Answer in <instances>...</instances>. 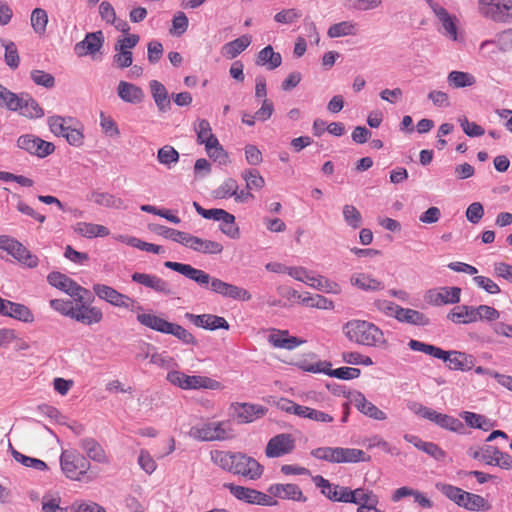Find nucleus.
<instances>
[{
    "label": "nucleus",
    "mask_w": 512,
    "mask_h": 512,
    "mask_svg": "<svg viewBox=\"0 0 512 512\" xmlns=\"http://www.w3.org/2000/svg\"><path fill=\"white\" fill-rule=\"evenodd\" d=\"M164 266L176 271L188 279L196 282L199 286L209 289L212 292L225 298H231L239 301H249L252 296L250 292L239 286L224 282L223 280L212 277L205 271L192 267L189 264L166 261Z\"/></svg>",
    "instance_id": "f257e3e1"
},
{
    "label": "nucleus",
    "mask_w": 512,
    "mask_h": 512,
    "mask_svg": "<svg viewBox=\"0 0 512 512\" xmlns=\"http://www.w3.org/2000/svg\"><path fill=\"white\" fill-rule=\"evenodd\" d=\"M211 460L224 471L249 480H258L264 471L255 458L242 452L214 450L211 451Z\"/></svg>",
    "instance_id": "f03ea898"
},
{
    "label": "nucleus",
    "mask_w": 512,
    "mask_h": 512,
    "mask_svg": "<svg viewBox=\"0 0 512 512\" xmlns=\"http://www.w3.org/2000/svg\"><path fill=\"white\" fill-rule=\"evenodd\" d=\"M345 336L352 342L368 347L382 348L387 345L383 331L365 320H351L343 327Z\"/></svg>",
    "instance_id": "7ed1b4c3"
},
{
    "label": "nucleus",
    "mask_w": 512,
    "mask_h": 512,
    "mask_svg": "<svg viewBox=\"0 0 512 512\" xmlns=\"http://www.w3.org/2000/svg\"><path fill=\"white\" fill-rule=\"evenodd\" d=\"M60 465L63 473L71 480H80L90 468L89 460L78 450H63L60 456Z\"/></svg>",
    "instance_id": "20e7f679"
},
{
    "label": "nucleus",
    "mask_w": 512,
    "mask_h": 512,
    "mask_svg": "<svg viewBox=\"0 0 512 512\" xmlns=\"http://www.w3.org/2000/svg\"><path fill=\"white\" fill-rule=\"evenodd\" d=\"M166 379L171 384L184 390H197L201 388L218 390L221 388V383L214 379L206 376H190L176 370L168 372Z\"/></svg>",
    "instance_id": "39448f33"
},
{
    "label": "nucleus",
    "mask_w": 512,
    "mask_h": 512,
    "mask_svg": "<svg viewBox=\"0 0 512 512\" xmlns=\"http://www.w3.org/2000/svg\"><path fill=\"white\" fill-rule=\"evenodd\" d=\"M224 487L227 488L237 500L248 504L261 506H276L278 504L277 500L270 495L253 488L235 485L233 483H226Z\"/></svg>",
    "instance_id": "423d86ee"
},
{
    "label": "nucleus",
    "mask_w": 512,
    "mask_h": 512,
    "mask_svg": "<svg viewBox=\"0 0 512 512\" xmlns=\"http://www.w3.org/2000/svg\"><path fill=\"white\" fill-rule=\"evenodd\" d=\"M47 280L50 285L56 287L74 298L75 302L82 303L86 297L91 296V292L77 284L74 280L60 272H52L48 275Z\"/></svg>",
    "instance_id": "0eeeda50"
},
{
    "label": "nucleus",
    "mask_w": 512,
    "mask_h": 512,
    "mask_svg": "<svg viewBox=\"0 0 512 512\" xmlns=\"http://www.w3.org/2000/svg\"><path fill=\"white\" fill-rule=\"evenodd\" d=\"M229 431L226 422H208L191 427L189 435L201 441H215L229 438Z\"/></svg>",
    "instance_id": "6e6552de"
},
{
    "label": "nucleus",
    "mask_w": 512,
    "mask_h": 512,
    "mask_svg": "<svg viewBox=\"0 0 512 512\" xmlns=\"http://www.w3.org/2000/svg\"><path fill=\"white\" fill-rule=\"evenodd\" d=\"M382 305L381 308L385 310L387 314L394 316L400 322L418 326H427L430 324L429 318L417 310L403 308L393 302L385 301Z\"/></svg>",
    "instance_id": "1a4fd4ad"
},
{
    "label": "nucleus",
    "mask_w": 512,
    "mask_h": 512,
    "mask_svg": "<svg viewBox=\"0 0 512 512\" xmlns=\"http://www.w3.org/2000/svg\"><path fill=\"white\" fill-rule=\"evenodd\" d=\"M416 413L422 418L428 419L443 429L457 433H463L464 431V424L460 419L453 416L437 412L436 410L423 405H419Z\"/></svg>",
    "instance_id": "9d476101"
},
{
    "label": "nucleus",
    "mask_w": 512,
    "mask_h": 512,
    "mask_svg": "<svg viewBox=\"0 0 512 512\" xmlns=\"http://www.w3.org/2000/svg\"><path fill=\"white\" fill-rule=\"evenodd\" d=\"M93 291L101 300H104L115 307L134 310L136 301L128 295L118 292L111 286L105 284H95L93 286Z\"/></svg>",
    "instance_id": "9b49d317"
},
{
    "label": "nucleus",
    "mask_w": 512,
    "mask_h": 512,
    "mask_svg": "<svg viewBox=\"0 0 512 512\" xmlns=\"http://www.w3.org/2000/svg\"><path fill=\"white\" fill-rule=\"evenodd\" d=\"M295 447V441L290 434L282 433L272 437L265 449L268 458H278L289 454Z\"/></svg>",
    "instance_id": "f8f14e48"
},
{
    "label": "nucleus",
    "mask_w": 512,
    "mask_h": 512,
    "mask_svg": "<svg viewBox=\"0 0 512 512\" xmlns=\"http://www.w3.org/2000/svg\"><path fill=\"white\" fill-rule=\"evenodd\" d=\"M104 41V34L100 30L87 33L82 41L75 44L74 52L78 57L94 55L101 50Z\"/></svg>",
    "instance_id": "ddd939ff"
},
{
    "label": "nucleus",
    "mask_w": 512,
    "mask_h": 512,
    "mask_svg": "<svg viewBox=\"0 0 512 512\" xmlns=\"http://www.w3.org/2000/svg\"><path fill=\"white\" fill-rule=\"evenodd\" d=\"M313 482L329 500L346 503L349 487L332 484L321 475L313 477Z\"/></svg>",
    "instance_id": "4468645a"
},
{
    "label": "nucleus",
    "mask_w": 512,
    "mask_h": 512,
    "mask_svg": "<svg viewBox=\"0 0 512 512\" xmlns=\"http://www.w3.org/2000/svg\"><path fill=\"white\" fill-rule=\"evenodd\" d=\"M132 281L141 284L157 293L170 296L174 294L172 286L164 279L151 274L135 272L131 276Z\"/></svg>",
    "instance_id": "2eb2a0df"
},
{
    "label": "nucleus",
    "mask_w": 512,
    "mask_h": 512,
    "mask_svg": "<svg viewBox=\"0 0 512 512\" xmlns=\"http://www.w3.org/2000/svg\"><path fill=\"white\" fill-rule=\"evenodd\" d=\"M185 318L188 319L195 326L206 329V330H217V329H225L228 330L230 328L227 320L221 316L213 315V314H201L195 315L187 312L185 314Z\"/></svg>",
    "instance_id": "dca6fc26"
},
{
    "label": "nucleus",
    "mask_w": 512,
    "mask_h": 512,
    "mask_svg": "<svg viewBox=\"0 0 512 512\" xmlns=\"http://www.w3.org/2000/svg\"><path fill=\"white\" fill-rule=\"evenodd\" d=\"M461 289L459 287H442L432 289L427 293V301L433 305L456 304L460 302Z\"/></svg>",
    "instance_id": "f3484780"
},
{
    "label": "nucleus",
    "mask_w": 512,
    "mask_h": 512,
    "mask_svg": "<svg viewBox=\"0 0 512 512\" xmlns=\"http://www.w3.org/2000/svg\"><path fill=\"white\" fill-rule=\"evenodd\" d=\"M271 497L280 499H288L298 502H306L307 498L303 495L300 487L296 484H272L268 488Z\"/></svg>",
    "instance_id": "a211bd4d"
},
{
    "label": "nucleus",
    "mask_w": 512,
    "mask_h": 512,
    "mask_svg": "<svg viewBox=\"0 0 512 512\" xmlns=\"http://www.w3.org/2000/svg\"><path fill=\"white\" fill-rule=\"evenodd\" d=\"M102 318V311L95 306L85 305V300H83L82 303L76 302V307L71 316V319H74L85 325L99 323Z\"/></svg>",
    "instance_id": "6ab92c4d"
},
{
    "label": "nucleus",
    "mask_w": 512,
    "mask_h": 512,
    "mask_svg": "<svg viewBox=\"0 0 512 512\" xmlns=\"http://www.w3.org/2000/svg\"><path fill=\"white\" fill-rule=\"evenodd\" d=\"M234 415L239 423H249L264 416L267 408L258 404L236 403L233 405Z\"/></svg>",
    "instance_id": "aec40b11"
},
{
    "label": "nucleus",
    "mask_w": 512,
    "mask_h": 512,
    "mask_svg": "<svg viewBox=\"0 0 512 512\" xmlns=\"http://www.w3.org/2000/svg\"><path fill=\"white\" fill-rule=\"evenodd\" d=\"M79 446L89 459L102 464L109 462L103 447L94 438L88 437L81 439Z\"/></svg>",
    "instance_id": "412c9836"
},
{
    "label": "nucleus",
    "mask_w": 512,
    "mask_h": 512,
    "mask_svg": "<svg viewBox=\"0 0 512 512\" xmlns=\"http://www.w3.org/2000/svg\"><path fill=\"white\" fill-rule=\"evenodd\" d=\"M352 402L361 413L372 419L382 421L387 418L386 414L373 403L368 401L361 392H357L353 396Z\"/></svg>",
    "instance_id": "4be33fe9"
},
{
    "label": "nucleus",
    "mask_w": 512,
    "mask_h": 512,
    "mask_svg": "<svg viewBox=\"0 0 512 512\" xmlns=\"http://www.w3.org/2000/svg\"><path fill=\"white\" fill-rule=\"evenodd\" d=\"M117 94L124 102L131 104H139L144 99L142 88L126 81L119 82Z\"/></svg>",
    "instance_id": "5701e85b"
},
{
    "label": "nucleus",
    "mask_w": 512,
    "mask_h": 512,
    "mask_svg": "<svg viewBox=\"0 0 512 512\" xmlns=\"http://www.w3.org/2000/svg\"><path fill=\"white\" fill-rule=\"evenodd\" d=\"M446 363L451 370L469 371L475 366V357L465 352L450 350Z\"/></svg>",
    "instance_id": "b1692460"
},
{
    "label": "nucleus",
    "mask_w": 512,
    "mask_h": 512,
    "mask_svg": "<svg viewBox=\"0 0 512 512\" xmlns=\"http://www.w3.org/2000/svg\"><path fill=\"white\" fill-rule=\"evenodd\" d=\"M186 247L204 254H220L223 251V245L221 243L193 235L189 237V242Z\"/></svg>",
    "instance_id": "393cba45"
},
{
    "label": "nucleus",
    "mask_w": 512,
    "mask_h": 512,
    "mask_svg": "<svg viewBox=\"0 0 512 512\" xmlns=\"http://www.w3.org/2000/svg\"><path fill=\"white\" fill-rule=\"evenodd\" d=\"M149 86L152 97L159 111L165 113L170 110L171 101L165 86L157 80L150 81Z\"/></svg>",
    "instance_id": "a878e982"
},
{
    "label": "nucleus",
    "mask_w": 512,
    "mask_h": 512,
    "mask_svg": "<svg viewBox=\"0 0 512 512\" xmlns=\"http://www.w3.org/2000/svg\"><path fill=\"white\" fill-rule=\"evenodd\" d=\"M447 319L456 324L476 322V308L468 305L456 306L448 313Z\"/></svg>",
    "instance_id": "bb28decb"
},
{
    "label": "nucleus",
    "mask_w": 512,
    "mask_h": 512,
    "mask_svg": "<svg viewBox=\"0 0 512 512\" xmlns=\"http://www.w3.org/2000/svg\"><path fill=\"white\" fill-rule=\"evenodd\" d=\"M378 497L371 490L364 488H357L355 490H348V499H346V503L356 504L359 507L364 505H377Z\"/></svg>",
    "instance_id": "cd10ccee"
},
{
    "label": "nucleus",
    "mask_w": 512,
    "mask_h": 512,
    "mask_svg": "<svg viewBox=\"0 0 512 512\" xmlns=\"http://www.w3.org/2000/svg\"><path fill=\"white\" fill-rule=\"evenodd\" d=\"M215 221H220V231L231 239H238L240 237L239 227L235 223V216L229 212L221 209Z\"/></svg>",
    "instance_id": "c85d7f7f"
},
{
    "label": "nucleus",
    "mask_w": 512,
    "mask_h": 512,
    "mask_svg": "<svg viewBox=\"0 0 512 512\" xmlns=\"http://www.w3.org/2000/svg\"><path fill=\"white\" fill-rule=\"evenodd\" d=\"M137 321L141 325H143L147 328H150L152 330H155L157 332L164 333V334H167V332L170 328V325L172 323V322L165 320L162 317H159V316H157L155 314H151V313L138 314Z\"/></svg>",
    "instance_id": "c756f323"
},
{
    "label": "nucleus",
    "mask_w": 512,
    "mask_h": 512,
    "mask_svg": "<svg viewBox=\"0 0 512 512\" xmlns=\"http://www.w3.org/2000/svg\"><path fill=\"white\" fill-rule=\"evenodd\" d=\"M282 63L280 53L275 52L271 45L264 47L257 54L256 64L267 66L269 70L278 68Z\"/></svg>",
    "instance_id": "7c9ffc66"
},
{
    "label": "nucleus",
    "mask_w": 512,
    "mask_h": 512,
    "mask_svg": "<svg viewBox=\"0 0 512 512\" xmlns=\"http://www.w3.org/2000/svg\"><path fill=\"white\" fill-rule=\"evenodd\" d=\"M73 230L77 234L87 238L105 237L110 234V231L107 227L87 222H79L75 224L73 226Z\"/></svg>",
    "instance_id": "2f4dec72"
},
{
    "label": "nucleus",
    "mask_w": 512,
    "mask_h": 512,
    "mask_svg": "<svg viewBox=\"0 0 512 512\" xmlns=\"http://www.w3.org/2000/svg\"><path fill=\"white\" fill-rule=\"evenodd\" d=\"M251 40L252 38L250 35H243L233 41H230L222 47V54L228 59H233L251 44Z\"/></svg>",
    "instance_id": "473e14b6"
},
{
    "label": "nucleus",
    "mask_w": 512,
    "mask_h": 512,
    "mask_svg": "<svg viewBox=\"0 0 512 512\" xmlns=\"http://www.w3.org/2000/svg\"><path fill=\"white\" fill-rule=\"evenodd\" d=\"M370 459L371 457L361 449L338 447V464L368 462Z\"/></svg>",
    "instance_id": "72a5a7b5"
},
{
    "label": "nucleus",
    "mask_w": 512,
    "mask_h": 512,
    "mask_svg": "<svg viewBox=\"0 0 512 512\" xmlns=\"http://www.w3.org/2000/svg\"><path fill=\"white\" fill-rule=\"evenodd\" d=\"M307 285L326 293L339 294L341 292L340 286L324 276H311L307 278Z\"/></svg>",
    "instance_id": "f704fd0d"
},
{
    "label": "nucleus",
    "mask_w": 512,
    "mask_h": 512,
    "mask_svg": "<svg viewBox=\"0 0 512 512\" xmlns=\"http://www.w3.org/2000/svg\"><path fill=\"white\" fill-rule=\"evenodd\" d=\"M152 230L157 234L184 246L188 245L189 237L191 236V234L187 232L179 231L164 225H156Z\"/></svg>",
    "instance_id": "c9c22d12"
},
{
    "label": "nucleus",
    "mask_w": 512,
    "mask_h": 512,
    "mask_svg": "<svg viewBox=\"0 0 512 512\" xmlns=\"http://www.w3.org/2000/svg\"><path fill=\"white\" fill-rule=\"evenodd\" d=\"M91 198L93 201L100 205L107 208H114V209H126L127 206L125 205L124 201L121 198L116 197L115 195L105 193V192H93L91 195Z\"/></svg>",
    "instance_id": "e433bc0d"
},
{
    "label": "nucleus",
    "mask_w": 512,
    "mask_h": 512,
    "mask_svg": "<svg viewBox=\"0 0 512 512\" xmlns=\"http://www.w3.org/2000/svg\"><path fill=\"white\" fill-rule=\"evenodd\" d=\"M0 107L11 111H22L24 108L28 107V100L19 97L17 94L7 89L3 94V98L0 99Z\"/></svg>",
    "instance_id": "4c0bfd02"
},
{
    "label": "nucleus",
    "mask_w": 512,
    "mask_h": 512,
    "mask_svg": "<svg viewBox=\"0 0 512 512\" xmlns=\"http://www.w3.org/2000/svg\"><path fill=\"white\" fill-rule=\"evenodd\" d=\"M351 284L366 291H377L383 288L380 281L365 273H358L351 277Z\"/></svg>",
    "instance_id": "58836bf2"
},
{
    "label": "nucleus",
    "mask_w": 512,
    "mask_h": 512,
    "mask_svg": "<svg viewBox=\"0 0 512 512\" xmlns=\"http://www.w3.org/2000/svg\"><path fill=\"white\" fill-rule=\"evenodd\" d=\"M462 507L469 511H488L491 504L482 496L467 492Z\"/></svg>",
    "instance_id": "ea45409f"
},
{
    "label": "nucleus",
    "mask_w": 512,
    "mask_h": 512,
    "mask_svg": "<svg viewBox=\"0 0 512 512\" xmlns=\"http://www.w3.org/2000/svg\"><path fill=\"white\" fill-rule=\"evenodd\" d=\"M497 43L500 51L507 52L512 50V28L504 30L497 34L495 41H484L481 44V50Z\"/></svg>",
    "instance_id": "a19ab883"
},
{
    "label": "nucleus",
    "mask_w": 512,
    "mask_h": 512,
    "mask_svg": "<svg viewBox=\"0 0 512 512\" xmlns=\"http://www.w3.org/2000/svg\"><path fill=\"white\" fill-rule=\"evenodd\" d=\"M494 454L493 460L488 461V465L499 466L502 469L511 470L512 469V456L508 453L501 452L495 446H486V452H490Z\"/></svg>",
    "instance_id": "79ce46f5"
},
{
    "label": "nucleus",
    "mask_w": 512,
    "mask_h": 512,
    "mask_svg": "<svg viewBox=\"0 0 512 512\" xmlns=\"http://www.w3.org/2000/svg\"><path fill=\"white\" fill-rule=\"evenodd\" d=\"M448 83L454 88H464L472 86L475 83L473 75L462 71H452L447 77Z\"/></svg>",
    "instance_id": "37998d69"
},
{
    "label": "nucleus",
    "mask_w": 512,
    "mask_h": 512,
    "mask_svg": "<svg viewBox=\"0 0 512 512\" xmlns=\"http://www.w3.org/2000/svg\"><path fill=\"white\" fill-rule=\"evenodd\" d=\"M356 34V24L351 21H343L329 27L327 35L330 38H338Z\"/></svg>",
    "instance_id": "c03bdc74"
},
{
    "label": "nucleus",
    "mask_w": 512,
    "mask_h": 512,
    "mask_svg": "<svg viewBox=\"0 0 512 512\" xmlns=\"http://www.w3.org/2000/svg\"><path fill=\"white\" fill-rule=\"evenodd\" d=\"M1 45L5 48L4 60L7 66H9L12 70L18 68L20 63V57L18 54L17 46L12 41H6L4 39H0Z\"/></svg>",
    "instance_id": "a18cd8bd"
},
{
    "label": "nucleus",
    "mask_w": 512,
    "mask_h": 512,
    "mask_svg": "<svg viewBox=\"0 0 512 512\" xmlns=\"http://www.w3.org/2000/svg\"><path fill=\"white\" fill-rule=\"evenodd\" d=\"M4 251H6L18 261L26 263L28 267L32 266L31 262H27L31 258L29 251L17 240L12 238V243L6 245Z\"/></svg>",
    "instance_id": "49530a36"
},
{
    "label": "nucleus",
    "mask_w": 512,
    "mask_h": 512,
    "mask_svg": "<svg viewBox=\"0 0 512 512\" xmlns=\"http://www.w3.org/2000/svg\"><path fill=\"white\" fill-rule=\"evenodd\" d=\"M61 497L59 493H46L42 497L41 512H67L66 507L60 506Z\"/></svg>",
    "instance_id": "de8ad7c7"
},
{
    "label": "nucleus",
    "mask_w": 512,
    "mask_h": 512,
    "mask_svg": "<svg viewBox=\"0 0 512 512\" xmlns=\"http://www.w3.org/2000/svg\"><path fill=\"white\" fill-rule=\"evenodd\" d=\"M167 334L176 337L178 340H180L185 345H193V346L198 345V341L193 336V334L190 333L187 329H185L183 326H181L179 324L171 323Z\"/></svg>",
    "instance_id": "09e8293b"
},
{
    "label": "nucleus",
    "mask_w": 512,
    "mask_h": 512,
    "mask_svg": "<svg viewBox=\"0 0 512 512\" xmlns=\"http://www.w3.org/2000/svg\"><path fill=\"white\" fill-rule=\"evenodd\" d=\"M343 218L345 223L351 227L352 229H358L362 225V216L359 210L350 204H346L343 206Z\"/></svg>",
    "instance_id": "8fccbe9b"
},
{
    "label": "nucleus",
    "mask_w": 512,
    "mask_h": 512,
    "mask_svg": "<svg viewBox=\"0 0 512 512\" xmlns=\"http://www.w3.org/2000/svg\"><path fill=\"white\" fill-rule=\"evenodd\" d=\"M494 9V14L497 18H491L495 22H510L512 21V0H498Z\"/></svg>",
    "instance_id": "3c124183"
},
{
    "label": "nucleus",
    "mask_w": 512,
    "mask_h": 512,
    "mask_svg": "<svg viewBox=\"0 0 512 512\" xmlns=\"http://www.w3.org/2000/svg\"><path fill=\"white\" fill-rule=\"evenodd\" d=\"M238 190V184L235 179L227 178L215 191L214 197L217 199H226L234 197Z\"/></svg>",
    "instance_id": "603ef678"
},
{
    "label": "nucleus",
    "mask_w": 512,
    "mask_h": 512,
    "mask_svg": "<svg viewBox=\"0 0 512 512\" xmlns=\"http://www.w3.org/2000/svg\"><path fill=\"white\" fill-rule=\"evenodd\" d=\"M438 488L448 499L452 500L458 506L462 507L464 497L465 494H467V491H464L459 487L449 484H443L440 487L438 486Z\"/></svg>",
    "instance_id": "864d4df0"
},
{
    "label": "nucleus",
    "mask_w": 512,
    "mask_h": 512,
    "mask_svg": "<svg viewBox=\"0 0 512 512\" xmlns=\"http://www.w3.org/2000/svg\"><path fill=\"white\" fill-rule=\"evenodd\" d=\"M311 455L319 460L338 464V447H319L311 451Z\"/></svg>",
    "instance_id": "5fc2aeb1"
},
{
    "label": "nucleus",
    "mask_w": 512,
    "mask_h": 512,
    "mask_svg": "<svg viewBox=\"0 0 512 512\" xmlns=\"http://www.w3.org/2000/svg\"><path fill=\"white\" fill-rule=\"evenodd\" d=\"M157 159L161 164L170 167L171 164L178 162L179 153L174 147L165 145L158 150Z\"/></svg>",
    "instance_id": "6e6d98bb"
},
{
    "label": "nucleus",
    "mask_w": 512,
    "mask_h": 512,
    "mask_svg": "<svg viewBox=\"0 0 512 512\" xmlns=\"http://www.w3.org/2000/svg\"><path fill=\"white\" fill-rule=\"evenodd\" d=\"M246 181V188L248 190H259L264 187L265 180L256 169H249L242 174Z\"/></svg>",
    "instance_id": "4d7b16f0"
},
{
    "label": "nucleus",
    "mask_w": 512,
    "mask_h": 512,
    "mask_svg": "<svg viewBox=\"0 0 512 512\" xmlns=\"http://www.w3.org/2000/svg\"><path fill=\"white\" fill-rule=\"evenodd\" d=\"M361 374V370L353 367H340L337 369L328 368L326 375L342 380H351L358 378Z\"/></svg>",
    "instance_id": "13d9d810"
},
{
    "label": "nucleus",
    "mask_w": 512,
    "mask_h": 512,
    "mask_svg": "<svg viewBox=\"0 0 512 512\" xmlns=\"http://www.w3.org/2000/svg\"><path fill=\"white\" fill-rule=\"evenodd\" d=\"M5 316H8V317L20 320V321L28 322L29 318L31 316V312H30L29 308L26 307L25 305L11 301Z\"/></svg>",
    "instance_id": "bf43d9fd"
},
{
    "label": "nucleus",
    "mask_w": 512,
    "mask_h": 512,
    "mask_svg": "<svg viewBox=\"0 0 512 512\" xmlns=\"http://www.w3.org/2000/svg\"><path fill=\"white\" fill-rule=\"evenodd\" d=\"M48 125L53 134L62 137L72 128L71 125H65L64 117L58 115L49 117Z\"/></svg>",
    "instance_id": "052dcab7"
},
{
    "label": "nucleus",
    "mask_w": 512,
    "mask_h": 512,
    "mask_svg": "<svg viewBox=\"0 0 512 512\" xmlns=\"http://www.w3.org/2000/svg\"><path fill=\"white\" fill-rule=\"evenodd\" d=\"M273 403L281 411H284L289 414H294L299 417H301L304 408V406L299 405L287 398H279L278 400H275Z\"/></svg>",
    "instance_id": "680f3d73"
},
{
    "label": "nucleus",
    "mask_w": 512,
    "mask_h": 512,
    "mask_svg": "<svg viewBox=\"0 0 512 512\" xmlns=\"http://www.w3.org/2000/svg\"><path fill=\"white\" fill-rule=\"evenodd\" d=\"M301 417L321 423H330L334 420L330 414L307 406H304Z\"/></svg>",
    "instance_id": "e2e57ef3"
},
{
    "label": "nucleus",
    "mask_w": 512,
    "mask_h": 512,
    "mask_svg": "<svg viewBox=\"0 0 512 512\" xmlns=\"http://www.w3.org/2000/svg\"><path fill=\"white\" fill-rule=\"evenodd\" d=\"M415 447L424 451L435 460H442L445 457V452L435 443L417 441V443H415Z\"/></svg>",
    "instance_id": "0e129e2a"
},
{
    "label": "nucleus",
    "mask_w": 512,
    "mask_h": 512,
    "mask_svg": "<svg viewBox=\"0 0 512 512\" xmlns=\"http://www.w3.org/2000/svg\"><path fill=\"white\" fill-rule=\"evenodd\" d=\"M302 16L301 12L295 8L284 9L274 16V20L281 24H292Z\"/></svg>",
    "instance_id": "69168bd1"
},
{
    "label": "nucleus",
    "mask_w": 512,
    "mask_h": 512,
    "mask_svg": "<svg viewBox=\"0 0 512 512\" xmlns=\"http://www.w3.org/2000/svg\"><path fill=\"white\" fill-rule=\"evenodd\" d=\"M51 307L61 313L64 316L70 317L73 314V311L76 306H74V303L70 299H53L50 301Z\"/></svg>",
    "instance_id": "338daca9"
},
{
    "label": "nucleus",
    "mask_w": 512,
    "mask_h": 512,
    "mask_svg": "<svg viewBox=\"0 0 512 512\" xmlns=\"http://www.w3.org/2000/svg\"><path fill=\"white\" fill-rule=\"evenodd\" d=\"M73 512H105L106 509L93 501H75L71 506Z\"/></svg>",
    "instance_id": "774afa93"
}]
</instances>
